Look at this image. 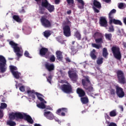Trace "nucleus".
Here are the masks:
<instances>
[{
  "label": "nucleus",
  "instance_id": "nucleus-1",
  "mask_svg": "<svg viewBox=\"0 0 126 126\" xmlns=\"http://www.w3.org/2000/svg\"><path fill=\"white\" fill-rule=\"evenodd\" d=\"M82 84L84 87V89H85V91H87V92L89 93H91V92H93L94 91V89L92 86L87 87L88 85H92L91 81H90V78L89 76H87L85 77L84 79H82Z\"/></svg>",
  "mask_w": 126,
  "mask_h": 126
},
{
  "label": "nucleus",
  "instance_id": "nucleus-2",
  "mask_svg": "<svg viewBox=\"0 0 126 126\" xmlns=\"http://www.w3.org/2000/svg\"><path fill=\"white\" fill-rule=\"evenodd\" d=\"M9 45L13 48L14 52L18 58L17 61H19V58L23 56V51L20 50V47H18V44L15 43L13 41H10Z\"/></svg>",
  "mask_w": 126,
  "mask_h": 126
},
{
  "label": "nucleus",
  "instance_id": "nucleus-3",
  "mask_svg": "<svg viewBox=\"0 0 126 126\" xmlns=\"http://www.w3.org/2000/svg\"><path fill=\"white\" fill-rule=\"evenodd\" d=\"M116 76L118 83L120 84H126V79L125 76V73L122 70H118L116 72Z\"/></svg>",
  "mask_w": 126,
  "mask_h": 126
},
{
  "label": "nucleus",
  "instance_id": "nucleus-4",
  "mask_svg": "<svg viewBox=\"0 0 126 126\" xmlns=\"http://www.w3.org/2000/svg\"><path fill=\"white\" fill-rule=\"evenodd\" d=\"M111 51L113 56L115 59L118 60L119 61L121 60L122 59V54L121 53V50L119 46H114L111 48Z\"/></svg>",
  "mask_w": 126,
  "mask_h": 126
},
{
  "label": "nucleus",
  "instance_id": "nucleus-5",
  "mask_svg": "<svg viewBox=\"0 0 126 126\" xmlns=\"http://www.w3.org/2000/svg\"><path fill=\"white\" fill-rule=\"evenodd\" d=\"M6 60L4 57L0 55V70L1 73H4L7 69L6 67Z\"/></svg>",
  "mask_w": 126,
  "mask_h": 126
},
{
  "label": "nucleus",
  "instance_id": "nucleus-6",
  "mask_svg": "<svg viewBox=\"0 0 126 126\" xmlns=\"http://www.w3.org/2000/svg\"><path fill=\"white\" fill-rule=\"evenodd\" d=\"M40 22L41 25L44 28H52V22L49 20L45 16H42L40 19Z\"/></svg>",
  "mask_w": 126,
  "mask_h": 126
},
{
  "label": "nucleus",
  "instance_id": "nucleus-7",
  "mask_svg": "<svg viewBox=\"0 0 126 126\" xmlns=\"http://www.w3.org/2000/svg\"><path fill=\"white\" fill-rule=\"evenodd\" d=\"M116 89V94L119 98H124L125 97V93L123 88L119 86V85H114Z\"/></svg>",
  "mask_w": 126,
  "mask_h": 126
},
{
  "label": "nucleus",
  "instance_id": "nucleus-8",
  "mask_svg": "<svg viewBox=\"0 0 126 126\" xmlns=\"http://www.w3.org/2000/svg\"><path fill=\"white\" fill-rule=\"evenodd\" d=\"M52 54L49 52V49L47 48L42 47L39 50V55L41 57H44L45 59H50V55Z\"/></svg>",
  "mask_w": 126,
  "mask_h": 126
},
{
  "label": "nucleus",
  "instance_id": "nucleus-9",
  "mask_svg": "<svg viewBox=\"0 0 126 126\" xmlns=\"http://www.w3.org/2000/svg\"><path fill=\"white\" fill-rule=\"evenodd\" d=\"M60 89L64 93H71L72 92V87L70 84H63L61 86Z\"/></svg>",
  "mask_w": 126,
  "mask_h": 126
},
{
  "label": "nucleus",
  "instance_id": "nucleus-10",
  "mask_svg": "<svg viewBox=\"0 0 126 126\" xmlns=\"http://www.w3.org/2000/svg\"><path fill=\"white\" fill-rule=\"evenodd\" d=\"M41 6L48 9L49 12H53L55 10V6L51 5L48 1V0H45V1L41 2Z\"/></svg>",
  "mask_w": 126,
  "mask_h": 126
},
{
  "label": "nucleus",
  "instance_id": "nucleus-11",
  "mask_svg": "<svg viewBox=\"0 0 126 126\" xmlns=\"http://www.w3.org/2000/svg\"><path fill=\"white\" fill-rule=\"evenodd\" d=\"M22 118V113L20 112H15L9 115V119L11 121L14 120L15 119H17L21 120V119Z\"/></svg>",
  "mask_w": 126,
  "mask_h": 126
},
{
  "label": "nucleus",
  "instance_id": "nucleus-12",
  "mask_svg": "<svg viewBox=\"0 0 126 126\" xmlns=\"http://www.w3.org/2000/svg\"><path fill=\"white\" fill-rule=\"evenodd\" d=\"M63 33L65 37H70L71 36V31L70 27L68 25H65L63 27Z\"/></svg>",
  "mask_w": 126,
  "mask_h": 126
},
{
  "label": "nucleus",
  "instance_id": "nucleus-13",
  "mask_svg": "<svg viewBox=\"0 0 126 126\" xmlns=\"http://www.w3.org/2000/svg\"><path fill=\"white\" fill-rule=\"evenodd\" d=\"M25 121H27L28 123L29 124H31L32 125L33 123H34V121H33V119H32V117L30 116V115H28L25 113L22 114V118H21V120L23 119Z\"/></svg>",
  "mask_w": 126,
  "mask_h": 126
},
{
  "label": "nucleus",
  "instance_id": "nucleus-14",
  "mask_svg": "<svg viewBox=\"0 0 126 126\" xmlns=\"http://www.w3.org/2000/svg\"><path fill=\"white\" fill-rule=\"evenodd\" d=\"M99 24L101 27H108V21L105 17H100L99 18Z\"/></svg>",
  "mask_w": 126,
  "mask_h": 126
},
{
  "label": "nucleus",
  "instance_id": "nucleus-15",
  "mask_svg": "<svg viewBox=\"0 0 126 126\" xmlns=\"http://www.w3.org/2000/svg\"><path fill=\"white\" fill-rule=\"evenodd\" d=\"M68 74L69 78H70L72 81L76 82V80H77V79L78 78V76L77 75V73H76V72H74L71 73V71H69L68 72Z\"/></svg>",
  "mask_w": 126,
  "mask_h": 126
},
{
  "label": "nucleus",
  "instance_id": "nucleus-16",
  "mask_svg": "<svg viewBox=\"0 0 126 126\" xmlns=\"http://www.w3.org/2000/svg\"><path fill=\"white\" fill-rule=\"evenodd\" d=\"M65 113H67V108H59L56 112L57 115L62 116V117L65 116Z\"/></svg>",
  "mask_w": 126,
  "mask_h": 126
},
{
  "label": "nucleus",
  "instance_id": "nucleus-17",
  "mask_svg": "<svg viewBox=\"0 0 126 126\" xmlns=\"http://www.w3.org/2000/svg\"><path fill=\"white\" fill-rule=\"evenodd\" d=\"M45 67L48 71H49V72L53 71V70H55V65H54V64L47 63L45 64Z\"/></svg>",
  "mask_w": 126,
  "mask_h": 126
},
{
  "label": "nucleus",
  "instance_id": "nucleus-18",
  "mask_svg": "<svg viewBox=\"0 0 126 126\" xmlns=\"http://www.w3.org/2000/svg\"><path fill=\"white\" fill-rule=\"evenodd\" d=\"M115 24V25H120V26H122L123 25V23L120 20H116L115 19H109V24L110 25H112V24Z\"/></svg>",
  "mask_w": 126,
  "mask_h": 126
},
{
  "label": "nucleus",
  "instance_id": "nucleus-19",
  "mask_svg": "<svg viewBox=\"0 0 126 126\" xmlns=\"http://www.w3.org/2000/svg\"><path fill=\"white\" fill-rule=\"evenodd\" d=\"M77 94H78L79 97L81 98L86 96V93L84 90L80 88H78L76 90Z\"/></svg>",
  "mask_w": 126,
  "mask_h": 126
},
{
  "label": "nucleus",
  "instance_id": "nucleus-20",
  "mask_svg": "<svg viewBox=\"0 0 126 126\" xmlns=\"http://www.w3.org/2000/svg\"><path fill=\"white\" fill-rule=\"evenodd\" d=\"M44 115L45 117L47 118V119L50 120L51 121L53 120V119L55 118L54 114H53V113L50 111L45 112Z\"/></svg>",
  "mask_w": 126,
  "mask_h": 126
},
{
  "label": "nucleus",
  "instance_id": "nucleus-21",
  "mask_svg": "<svg viewBox=\"0 0 126 126\" xmlns=\"http://www.w3.org/2000/svg\"><path fill=\"white\" fill-rule=\"evenodd\" d=\"M56 56L57 58V60L59 62H62L63 60V52L60 50H58L56 52Z\"/></svg>",
  "mask_w": 126,
  "mask_h": 126
},
{
  "label": "nucleus",
  "instance_id": "nucleus-22",
  "mask_svg": "<svg viewBox=\"0 0 126 126\" xmlns=\"http://www.w3.org/2000/svg\"><path fill=\"white\" fill-rule=\"evenodd\" d=\"M90 56L91 57L92 60L95 61L97 59V53L96 52V50L93 49L90 53Z\"/></svg>",
  "mask_w": 126,
  "mask_h": 126
},
{
  "label": "nucleus",
  "instance_id": "nucleus-23",
  "mask_svg": "<svg viewBox=\"0 0 126 126\" xmlns=\"http://www.w3.org/2000/svg\"><path fill=\"white\" fill-rule=\"evenodd\" d=\"M80 101L84 105H86V104H88L89 103V99L87 95L81 97Z\"/></svg>",
  "mask_w": 126,
  "mask_h": 126
},
{
  "label": "nucleus",
  "instance_id": "nucleus-24",
  "mask_svg": "<svg viewBox=\"0 0 126 126\" xmlns=\"http://www.w3.org/2000/svg\"><path fill=\"white\" fill-rule=\"evenodd\" d=\"M93 4L94 7L98 9H101L102 8V5H101V3L100 2L97 1V0H94Z\"/></svg>",
  "mask_w": 126,
  "mask_h": 126
},
{
  "label": "nucleus",
  "instance_id": "nucleus-25",
  "mask_svg": "<svg viewBox=\"0 0 126 126\" xmlns=\"http://www.w3.org/2000/svg\"><path fill=\"white\" fill-rule=\"evenodd\" d=\"M27 92L28 94H30V97H31L32 99H35V94H36V92H35V91L28 90Z\"/></svg>",
  "mask_w": 126,
  "mask_h": 126
},
{
  "label": "nucleus",
  "instance_id": "nucleus-26",
  "mask_svg": "<svg viewBox=\"0 0 126 126\" xmlns=\"http://www.w3.org/2000/svg\"><path fill=\"white\" fill-rule=\"evenodd\" d=\"M116 12H117V10H116L115 9H113L112 10H111L108 14L109 19H113L114 17V16H113V15L115 14Z\"/></svg>",
  "mask_w": 126,
  "mask_h": 126
},
{
  "label": "nucleus",
  "instance_id": "nucleus-27",
  "mask_svg": "<svg viewBox=\"0 0 126 126\" xmlns=\"http://www.w3.org/2000/svg\"><path fill=\"white\" fill-rule=\"evenodd\" d=\"M12 18L14 19V20H15V21H16V22H18L19 23H21V22H22L21 18H20L18 15H14Z\"/></svg>",
  "mask_w": 126,
  "mask_h": 126
},
{
  "label": "nucleus",
  "instance_id": "nucleus-28",
  "mask_svg": "<svg viewBox=\"0 0 126 126\" xmlns=\"http://www.w3.org/2000/svg\"><path fill=\"white\" fill-rule=\"evenodd\" d=\"M35 95H36L38 100H40L41 102H44V103H47L46 101L43 98V97L40 96H42V95L39 93H35Z\"/></svg>",
  "mask_w": 126,
  "mask_h": 126
},
{
  "label": "nucleus",
  "instance_id": "nucleus-29",
  "mask_svg": "<svg viewBox=\"0 0 126 126\" xmlns=\"http://www.w3.org/2000/svg\"><path fill=\"white\" fill-rule=\"evenodd\" d=\"M103 37L102 33L98 32H95L94 34V39H96V38H102Z\"/></svg>",
  "mask_w": 126,
  "mask_h": 126
},
{
  "label": "nucleus",
  "instance_id": "nucleus-30",
  "mask_svg": "<svg viewBox=\"0 0 126 126\" xmlns=\"http://www.w3.org/2000/svg\"><path fill=\"white\" fill-rule=\"evenodd\" d=\"M74 36L75 37V38H77L78 40H81V34H80V32H79L78 31H77L75 32Z\"/></svg>",
  "mask_w": 126,
  "mask_h": 126
},
{
  "label": "nucleus",
  "instance_id": "nucleus-31",
  "mask_svg": "<svg viewBox=\"0 0 126 126\" xmlns=\"http://www.w3.org/2000/svg\"><path fill=\"white\" fill-rule=\"evenodd\" d=\"M77 1L81 5V6H78L79 8H80V9H83L84 8V5L85 4V3H84V1H83V0H77Z\"/></svg>",
  "mask_w": 126,
  "mask_h": 126
},
{
  "label": "nucleus",
  "instance_id": "nucleus-32",
  "mask_svg": "<svg viewBox=\"0 0 126 126\" xmlns=\"http://www.w3.org/2000/svg\"><path fill=\"white\" fill-rule=\"evenodd\" d=\"M117 115H118V113L117 112V110L116 109H114L109 112L110 117H116Z\"/></svg>",
  "mask_w": 126,
  "mask_h": 126
},
{
  "label": "nucleus",
  "instance_id": "nucleus-33",
  "mask_svg": "<svg viewBox=\"0 0 126 126\" xmlns=\"http://www.w3.org/2000/svg\"><path fill=\"white\" fill-rule=\"evenodd\" d=\"M108 55H109V53H108V50L106 48H104L103 49V51H102L103 57H104V58H105V59H106L107 57H108Z\"/></svg>",
  "mask_w": 126,
  "mask_h": 126
},
{
  "label": "nucleus",
  "instance_id": "nucleus-34",
  "mask_svg": "<svg viewBox=\"0 0 126 126\" xmlns=\"http://www.w3.org/2000/svg\"><path fill=\"white\" fill-rule=\"evenodd\" d=\"M13 74V76H14L15 78L16 79H19L20 78V73L17 72V71H15L13 73H12Z\"/></svg>",
  "mask_w": 126,
  "mask_h": 126
},
{
  "label": "nucleus",
  "instance_id": "nucleus-35",
  "mask_svg": "<svg viewBox=\"0 0 126 126\" xmlns=\"http://www.w3.org/2000/svg\"><path fill=\"white\" fill-rule=\"evenodd\" d=\"M105 37L106 40H108V41H111L112 37V33H105Z\"/></svg>",
  "mask_w": 126,
  "mask_h": 126
},
{
  "label": "nucleus",
  "instance_id": "nucleus-36",
  "mask_svg": "<svg viewBox=\"0 0 126 126\" xmlns=\"http://www.w3.org/2000/svg\"><path fill=\"white\" fill-rule=\"evenodd\" d=\"M36 106L38 107V108H39V109L46 108V105H45L44 102H41L40 103L37 104Z\"/></svg>",
  "mask_w": 126,
  "mask_h": 126
},
{
  "label": "nucleus",
  "instance_id": "nucleus-37",
  "mask_svg": "<svg viewBox=\"0 0 126 126\" xmlns=\"http://www.w3.org/2000/svg\"><path fill=\"white\" fill-rule=\"evenodd\" d=\"M45 7L39 6V13L40 14H45Z\"/></svg>",
  "mask_w": 126,
  "mask_h": 126
},
{
  "label": "nucleus",
  "instance_id": "nucleus-38",
  "mask_svg": "<svg viewBox=\"0 0 126 126\" xmlns=\"http://www.w3.org/2000/svg\"><path fill=\"white\" fill-rule=\"evenodd\" d=\"M44 36L45 38H49L51 36V33L50 32V31H45L44 32Z\"/></svg>",
  "mask_w": 126,
  "mask_h": 126
},
{
  "label": "nucleus",
  "instance_id": "nucleus-39",
  "mask_svg": "<svg viewBox=\"0 0 126 126\" xmlns=\"http://www.w3.org/2000/svg\"><path fill=\"white\" fill-rule=\"evenodd\" d=\"M7 125L10 126H16V123L12 121V120H10L7 122Z\"/></svg>",
  "mask_w": 126,
  "mask_h": 126
},
{
  "label": "nucleus",
  "instance_id": "nucleus-40",
  "mask_svg": "<svg viewBox=\"0 0 126 126\" xmlns=\"http://www.w3.org/2000/svg\"><path fill=\"white\" fill-rule=\"evenodd\" d=\"M96 44H103V37H99L95 39Z\"/></svg>",
  "mask_w": 126,
  "mask_h": 126
},
{
  "label": "nucleus",
  "instance_id": "nucleus-41",
  "mask_svg": "<svg viewBox=\"0 0 126 126\" xmlns=\"http://www.w3.org/2000/svg\"><path fill=\"white\" fill-rule=\"evenodd\" d=\"M103 60L104 59L102 57L98 58V60H96L97 64H98V65L102 64V63H103Z\"/></svg>",
  "mask_w": 126,
  "mask_h": 126
},
{
  "label": "nucleus",
  "instance_id": "nucleus-42",
  "mask_svg": "<svg viewBox=\"0 0 126 126\" xmlns=\"http://www.w3.org/2000/svg\"><path fill=\"white\" fill-rule=\"evenodd\" d=\"M10 69L11 73L15 72V71H14V70H17V67H16V66H15L13 65L10 66Z\"/></svg>",
  "mask_w": 126,
  "mask_h": 126
},
{
  "label": "nucleus",
  "instance_id": "nucleus-43",
  "mask_svg": "<svg viewBox=\"0 0 126 126\" xmlns=\"http://www.w3.org/2000/svg\"><path fill=\"white\" fill-rule=\"evenodd\" d=\"M92 46L93 48H95V49H97V50H99L102 46L101 45H97L96 43H92Z\"/></svg>",
  "mask_w": 126,
  "mask_h": 126
},
{
  "label": "nucleus",
  "instance_id": "nucleus-44",
  "mask_svg": "<svg viewBox=\"0 0 126 126\" xmlns=\"http://www.w3.org/2000/svg\"><path fill=\"white\" fill-rule=\"evenodd\" d=\"M50 59V62L51 63H54L56 61V57H55V55H50V58H49Z\"/></svg>",
  "mask_w": 126,
  "mask_h": 126
},
{
  "label": "nucleus",
  "instance_id": "nucleus-45",
  "mask_svg": "<svg viewBox=\"0 0 126 126\" xmlns=\"http://www.w3.org/2000/svg\"><path fill=\"white\" fill-rule=\"evenodd\" d=\"M6 108H7V104L5 103H1V105L0 106V109H6Z\"/></svg>",
  "mask_w": 126,
  "mask_h": 126
},
{
  "label": "nucleus",
  "instance_id": "nucleus-46",
  "mask_svg": "<svg viewBox=\"0 0 126 126\" xmlns=\"http://www.w3.org/2000/svg\"><path fill=\"white\" fill-rule=\"evenodd\" d=\"M25 57H26L27 58H29V59H31V56H30V54H29V52L28 51H26L24 53Z\"/></svg>",
  "mask_w": 126,
  "mask_h": 126
},
{
  "label": "nucleus",
  "instance_id": "nucleus-47",
  "mask_svg": "<svg viewBox=\"0 0 126 126\" xmlns=\"http://www.w3.org/2000/svg\"><path fill=\"white\" fill-rule=\"evenodd\" d=\"M111 25L110 27H109L108 32H114L115 31V29H114V26Z\"/></svg>",
  "mask_w": 126,
  "mask_h": 126
},
{
  "label": "nucleus",
  "instance_id": "nucleus-48",
  "mask_svg": "<svg viewBox=\"0 0 126 126\" xmlns=\"http://www.w3.org/2000/svg\"><path fill=\"white\" fill-rule=\"evenodd\" d=\"M66 2L69 5L74 4V0H66Z\"/></svg>",
  "mask_w": 126,
  "mask_h": 126
},
{
  "label": "nucleus",
  "instance_id": "nucleus-49",
  "mask_svg": "<svg viewBox=\"0 0 126 126\" xmlns=\"http://www.w3.org/2000/svg\"><path fill=\"white\" fill-rule=\"evenodd\" d=\"M71 50L73 53H75V54L78 51V50L75 49V47L74 46H71Z\"/></svg>",
  "mask_w": 126,
  "mask_h": 126
},
{
  "label": "nucleus",
  "instance_id": "nucleus-50",
  "mask_svg": "<svg viewBox=\"0 0 126 126\" xmlns=\"http://www.w3.org/2000/svg\"><path fill=\"white\" fill-rule=\"evenodd\" d=\"M110 94H111V95H116V91L115 90V89H111L110 90Z\"/></svg>",
  "mask_w": 126,
  "mask_h": 126
},
{
  "label": "nucleus",
  "instance_id": "nucleus-51",
  "mask_svg": "<svg viewBox=\"0 0 126 126\" xmlns=\"http://www.w3.org/2000/svg\"><path fill=\"white\" fill-rule=\"evenodd\" d=\"M19 90L21 92H24L25 91V87L24 86H22L19 88Z\"/></svg>",
  "mask_w": 126,
  "mask_h": 126
},
{
  "label": "nucleus",
  "instance_id": "nucleus-52",
  "mask_svg": "<svg viewBox=\"0 0 126 126\" xmlns=\"http://www.w3.org/2000/svg\"><path fill=\"white\" fill-rule=\"evenodd\" d=\"M47 80L49 83H51V81H52V76L50 75L48 76V78L46 77Z\"/></svg>",
  "mask_w": 126,
  "mask_h": 126
},
{
  "label": "nucleus",
  "instance_id": "nucleus-53",
  "mask_svg": "<svg viewBox=\"0 0 126 126\" xmlns=\"http://www.w3.org/2000/svg\"><path fill=\"white\" fill-rule=\"evenodd\" d=\"M93 9H94V12H95V13H99V12H100V10H99L96 7H93Z\"/></svg>",
  "mask_w": 126,
  "mask_h": 126
},
{
  "label": "nucleus",
  "instance_id": "nucleus-54",
  "mask_svg": "<svg viewBox=\"0 0 126 126\" xmlns=\"http://www.w3.org/2000/svg\"><path fill=\"white\" fill-rule=\"evenodd\" d=\"M65 60L67 63H71V61L68 57L65 58Z\"/></svg>",
  "mask_w": 126,
  "mask_h": 126
},
{
  "label": "nucleus",
  "instance_id": "nucleus-55",
  "mask_svg": "<svg viewBox=\"0 0 126 126\" xmlns=\"http://www.w3.org/2000/svg\"><path fill=\"white\" fill-rule=\"evenodd\" d=\"M119 8H123L124 7V3H120L118 6Z\"/></svg>",
  "mask_w": 126,
  "mask_h": 126
},
{
  "label": "nucleus",
  "instance_id": "nucleus-56",
  "mask_svg": "<svg viewBox=\"0 0 126 126\" xmlns=\"http://www.w3.org/2000/svg\"><path fill=\"white\" fill-rule=\"evenodd\" d=\"M3 117V114H2V111L0 110V119H2Z\"/></svg>",
  "mask_w": 126,
  "mask_h": 126
},
{
  "label": "nucleus",
  "instance_id": "nucleus-57",
  "mask_svg": "<svg viewBox=\"0 0 126 126\" xmlns=\"http://www.w3.org/2000/svg\"><path fill=\"white\" fill-rule=\"evenodd\" d=\"M105 117L106 119H107V120L111 119V117H110V116H109V115H108V114H106Z\"/></svg>",
  "mask_w": 126,
  "mask_h": 126
},
{
  "label": "nucleus",
  "instance_id": "nucleus-58",
  "mask_svg": "<svg viewBox=\"0 0 126 126\" xmlns=\"http://www.w3.org/2000/svg\"><path fill=\"white\" fill-rule=\"evenodd\" d=\"M55 2L56 4H59L60 3V0H55Z\"/></svg>",
  "mask_w": 126,
  "mask_h": 126
},
{
  "label": "nucleus",
  "instance_id": "nucleus-59",
  "mask_svg": "<svg viewBox=\"0 0 126 126\" xmlns=\"http://www.w3.org/2000/svg\"><path fill=\"white\" fill-rule=\"evenodd\" d=\"M119 108H120V109H121V111H122V112H123L124 111V107L123 106H120V107H119Z\"/></svg>",
  "mask_w": 126,
  "mask_h": 126
},
{
  "label": "nucleus",
  "instance_id": "nucleus-60",
  "mask_svg": "<svg viewBox=\"0 0 126 126\" xmlns=\"http://www.w3.org/2000/svg\"><path fill=\"white\" fill-rule=\"evenodd\" d=\"M104 1H105V2H106V3H109L110 2V1H111V0H103Z\"/></svg>",
  "mask_w": 126,
  "mask_h": 126
},
{
  "label": "nucleus",
  "instance_id": "nucleus-61",
  "mask_svg": "<svg viewBox=\"0 0 126 126\" xmlns=\"http://www.w3.org/2000/svg\"><path fill=\"white\" fill-rule=\"evenodd\" d=\"M67 14H71V10H69L68 11H67Z\"/></svg>",
  "mask_w": 126,
  "mask_h": 126
},
{
  "label": "nucleus",
  "instance_id": "nucleus-62",
  "mask_svg": "<svg viewBox=\"0 0 126 126\" xmlns=\"http://www.w3.org/2000/svg\"><path fill=\"white\" fill-rule=\"evenodd\" d=\"M21 12H25V10H24V9H22V10L21 11Z\"/></svg>",
  "mask_w": 126,
  "mask_h": 126
},
{
  "label": "nucleus",
  "instance_id": "nucleus-63",
  "mask_svg": "<svg viewBox=\"0 0 126 126\" xmlns=\"http://www.w3.org/2000/svg\"><path fill=\"white\" fill-rule=\"evenodd\" d=\"M67 23H68V24H70V23H71V22H70V21H68L67 22Z\"/></svg>",
  "mask_w": 126,
  "mask_h": 126
},
{
  "label": "nucleus",
  "instance_id": "nucleus-64",
  "mask_svg": "<svg viewBox=\"0 0 126 126\" xmlns=\"http://www.w3.org/2000/svg\"><path fill=\"white\" fill-rule=\"evenodd\" d=\"M74 43H75V41H73L72 42V44L74 45Z\"/></svg>",
  "mask_w": 126,
  "mask_h": 126
}]
</instances>
